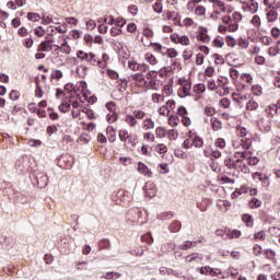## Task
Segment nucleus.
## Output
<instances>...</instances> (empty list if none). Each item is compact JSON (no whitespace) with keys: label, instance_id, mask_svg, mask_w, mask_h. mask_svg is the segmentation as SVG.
Instances as JSON below:
<instances>
[{"label":"nucleus","instance_id":"nucleus-1","mask_svg":"<svg viewBox=\"0 0 280 280\" xmlns=\"http://www.w3.org/2000/svg\"><path fill=\"white\" fill-rule=\"evenodd\" d=\"M30 178L36 182L39 189H44L49 183V177L44 172H35L31 174Z\"/></svg>","mask_w":280,"mask_h":280},{"label":"nucleus","instance_id":"nucleus-2","mask_svg":"<svg viewBox=\"0 0 280 280\" xmlns=\"http://www.w3.org/2000/svg\"><path fill=\"white\" fill-rule=\"evenodd\" d=\"M133 197L131 192L126 190H119L116 196L113 197L114 201H117V205L128 206L132 201Z\"/></svg>","mask_w":280,"mask_h":280},{"label":"nucleus","instance_id":"nucleus-3","mask_svg":"<svg viewBox=\"0 0 280 280\" xmlns=\"http://www.w3.org/2000/svg\"><path fill=\"white\" fill-rule=\"evenodd\" d=\"M77 59L86 62L91 66H96L97 57L95 54L85 52L84 50L77 51Z\"/></svg>","mask_w":280,"mask_h":280},{"label":"nucleus","instance_id":"nucleus-4","mask_svg":"<svg viewBox=\"0 0 280 280\" xmlns=\"http://www.w3.org/2000/svg\"><path fill=\"white\" fill-rule=\"evenodd\" d=\"M178 84L182 85V88H179V97H188L190 96V92H191V83L188 82L187 80H183L179 79L178 80Z\"/></svg>","mask_w":280,"mask_h":280},{"label":"nucleus","instance_id":"nucleus-5","mask_svg":"<svg viewBox=\"0 0 280 280\" xmlns=\"http://www.w3.org/2000/svg\"><path fill=\"white\" fill-rule=\"evenodd\" d=\"M142 189L144 190L147 198H154L156 195V187L153 182H147Z\"/></svg>","mask_w":280,"mask_h":280},{"label":"nucleus","instance_id":"nucleus-6","mask_svg":"<svg viewBox=\"0 0 280 280\" xmlns=\"http://www.w3.org/2000/svg\"><path fill=\"white\" fill-rule=\"evenodd\" d=\"M138 172L139 174H142L148 177H152L153 175L152 171L148 168V166L142 162H138Z\"/></svg>","mask_w":280,"mask_h":280},{"label":"nucleus","instance_id":"nucleus-7","mask_svg":"<svg viewBox=\"0 0 280 280\" xmlns=\"http://www.w3.org/2000/svg\"><path fill=\"white\" fill-rule=\"evenodd\" d=\"M203 259V256L199 253H192L188 256H186L185 261L188 264H191L194 261L200 262Z\"/></svg>","mask_w":280,"mask_h":280},{"label":"nucleus","instance_id":"nucleus-8","mask_svg":"<svg viewBox=\"0 0 280 280\" xmlns=\"http://www.w3.org/2000/svg\"><path fill=\"white\" fill-rule=\"evenodd\" d=\"M245 10L252 14H255L258 11V3L255 0H249L245 7Z\"/></svg>","mask_w":280,"mask_h":280},{"label":"nucleus","instance_id":"nucleus-9","mask_svg":"<svg viewBox=\"0 0 280 280\" xmlns=\"http://www.w3.org/2000/svg\"><path fill=\"white\" fill-rule=\"evenodd\" d=\"M233 165H235L233 167V170L237 171V172H242V173H246L245 170H247L246 164L243 162V160H234Z\"/></svg>","mask_w":280,"mask_h":280},{"label":"nucleus","instance_id":"nucleus-10","mask_svg":"<svg viewBox=\"0 0 280 280\" xmlns=\"http://www.w3.org/2000/svg\"><path fill=\"white\" fill-rule=\"evenodd\" d=\"M128 214L132 217V222H139L142 218V210L132 209L128 211Z\"/></svg>","mask_w":280,"mask_h":280},{"label":"nucleus","instance_id":"nucleus-11","mask_svg":"<svg viewBox=\"0 0 280 280\" xmlns=\"http://www.w3.org/2000/svg\"><path fill=\"white\" fill-rule=\"evenodd\" d=\"M176 245L174 242H168L162 245V248L160 249L162 254H168L172 253L175 249Z\"/></svg>","mask_w":280,"mask_h":280},{"label":"nucleus","instance_id":"nucleus-12","mask_svg":"<svg viewBox=\"0 0 280 280\" xmlns=\"http://www.w3.org/2000/svg\"><path fill=\"white\" fill-rule=\"evenodd\" d=\"M199 38H200V42L202 43H209L210 42V37L208 35V30L206 27H200L199 28Z\"/></svg>","mask_w":280,"mask_h":280},{"label":"nucleus","instance_id":"nucleus-13","mask_svg":"<svg viewBox=\"0 0 280 280\" xmlns=\"http://www.w3.org/2000/svg\"><path fill=\"white\" fill-rule=\"evenodd\" d=\"M125 122L131 128H135L138 125V120L131 114L125 116Z\"/></svg>","mask_w":280,"mask_h":280},{"label":"nucleus","instance_id":"nucleus-14","mask_svg":"<svg viewBox=\"0 0 280 280\" xmlns=\"http://www.w3.org/2000/svg\"><path fill=\"white\" fill-rule=\"evenodd\" d=\"M196 246H197V242L186 241L183 244L178 245V249L179 250H188L191 247H196Z\"/></svg>","mask_w":280,"mask_h":280},{"label":"nucleus","instance_id":"nucleus-15","mask_svg":"<svg viewBox=\"0 0 280 280\" xmlns=\"http://www.w3.org/2000/svg\"><path fill=\"white\" fill-rule=\"evenodd\" d=\"M242 222L244 224H246L247 228H253L254 226V220H253V217L250 214H243L242 215Z\"/></svg>","mask_w":280,"mask_h":280},{"label":"nucleus","instance_id":"nucleus-16","mask_svg":"<svg viewBox=\"0 0 280 280\" xmlns=\"http://www.w3.org/2000/svg\"><path fill=\"white\" fill-rule=\"evenodd\" d=\"M192 147L196 149H201L205 145V140L200 136H195L194 139H191Z\"/></svg>","mask_w":280,"mask_h":280},{"label":"nucleus","instance_id":"nucleus-17","mask_svg":"<svg viewBox=\"0 0 280 280\" xmlns=\"http://www.w3.org/2000/svg\"><path fill=\"white\" fill-rule=\"evenodd\" d=\"M108 141L114 143L116 141V129L113 126L107 127Z\"/></svg>","mask_w":280,"mask_h":280},{"label":"nucleus","instance_id":"nucleus-18","mask_svg":"<svg viewBox=\"0 0 280 280\" xmlns=\"http://www.w3.org/2000/svg\"><path fill=\"white\" fill-rule=\"evenodd\" d=\"M266 16L269 23H273L279 18V13H277L273 9H271L270 11L267 12Z\"/></svg>","mask_w":280,"mask_h":280},{"label":"nucleus","instance_id":"nucleus-19","mask_svg":"<svg viewBox=\"0 0 280 280\" xmlns=\"http://www.w3.org/2000/svg\"><path fill=\"white\" fill-rule=\"evenodd\" d=\"M77 75H79L81 79H84L88 74V67L84 65L79 66L75 70Z\"/></svg>","mask_w":280,"mask_h":280},{"label":"nucleus","instance_id":"nucleus-20","mask_svg":"<svg viewBox=\"0 0 280 280\" xmlns=\"http://www.w3.org/2000/svg\"><path fill=\"white\" fill-rule=\"evenodd\" d=\"M40 20H42L40 24H43V25L54 24L52 15H50L48 13H44L43 18H40Z\"/></svg>","mask_w":280,"mask_h":280},{"label":"nucleus","instance_id":"nucleus-21","mask_svg":"<svg viewBox=\"0 0 280 280\" xmlns=\"http://www.w3.org/2000/svg\"><path fill=\"white\" fill-rule=\"evenodd\" d=\"M70 109H71V103H68V102L61 103L58 106V110L63 113V114L69 113Z\"/></svg>","mask_w":280,"mask_h":280},{"label":"nucleus","instance_id":"nucleus-22","mask_svg":"<svg viewBox=\"0 0 280 280\" xmlns=\"http://www.w3.org/2000/svg\"><path fill=\"white\" fill-rule=\"evenodd\" d=\"M211 126L213 131H220L222 128V122L218 118H211Z\"/></svg>","mask_w":280,"mask_h":280},{"label":"nucleus","instance_id":"nucleus-23","mask_svg":"<svg viewBox=\"0 0 280 280\" xmlns=\"http://www.w3.org/2000/svg\"><path fill=\"white\" fill-rule=\"evenodd\" d=\"M182 229V223L180 221H174L170 226L168 230L172 231L173 233L179 232Z\"/></svg>","mask_w":280,"mask_h":280},{"label":"nucleus","instance_id":"nucleus-24","mask_svg":"<svg viewBox=\"0 0 280 280\" xmlns=\"http://www.w3.org/2000/svg\"><path fill=\"white\" fill-rule=\"evenodd\" d=\"M142 129L144 130L154 129V121L151 118L145 119L144 121H142Z\"/></svg>","mask_w":280,"mask_h":280},{"label":"nucleus","instance_id":"nucleus-25","mask_svg":"<svg viewBox=\"0 0 280 280\" xmlns=\"http://www.w3.org/2000/svg\"><path fill=\"white\" fill-rule=\"evenodd\" d=\"M149 88L153 91H159L161 89V81L155 79L149 81Z\"/></svg>","mask_w":280,"mask_h":280},{"label":"nucleus","instance_id":"nucleus-26","mask_svg":"<svg viewBox=\"0 0 280 280\" xmlns=\"http://www.w3.org/2000/svg\"><path fill=\"white\" fill-rule=\"evenodd\" d=\"M173 217H174V213L172 211L158 214V219L162 221L171 220Z\"/></svg>","mask_w":280,"mask_h":280},{"label":"nucleus","instance_id":"nucleus-27","mask_svg":"<svg viewBox=\"0 0 280 280\" xmlns=\"http://www.w3.org/2000/svg\"><path fill=\"white\" fill-rule=\"evenodd\" d=\"M132 116L137 119V120H143L144 117H147L145 112H142L141 109L138 110H133L132 112Z\"/></svg>","mask_w":280,"mask_h":280},{"label":"nucleus","instance_id":"nucleus-28","mask_svg":"<svg viewBox=\"0 0 280 280\" xmlns=\"http://www.w3.org/2000/svg\"><path fill=\"white\" fill-rule=\"evenodd\" d=\"M194 91L197 94L206 93L207 86L205 83H199L194 86Z\"/></svg>","mask_w":280,"mask_h":280},{"label":"nucleus","instance_id":"nucleus-29","mask_svg":"<svg viewBox=\"0 0 280 280\" xmlns=\"http://www.w3.org/2000/svg\"><path fill=\"white\" fill-rule=\"evenodd\" d=\"M167 136L170 141H175L176 139H178L179 132L176 129H170Z\"/></svg>","mask_w":280,"mask_h":280},{"label":"nucleus","instance_id":"nucleus-30","mask_svg":"<svg viewBox=\"0 0 280 280\" xmlns=\"http://www.w3.org/2000/svg\"><path fill=\"white\" fill-rule=\"evenodd\" d=\"M27 19L31 21V22H39L42 16L39 13H33V12H30L27 13Z\"/></svg>","mask_w":280,"mask_h":280},{"label":"nucleus","instance_id":"nucleus-31","mask_svg":"<svg viewBox=\"0 0 280 280\" xmlns=\"http://www.w3.org/2000/svg\"><path fill=\"white\" fill-rule=\"evenodd\" d=\"M252 93L255 96H261L262 95V88L258 84L252 86Z\"/></svg>","mask_w":280,"mask_h":280},{"label":"nucleus","instance_id":"nucleus-32","mask_svg":"<svg viewBox=\"0 0 280 280\" xmlns=\"http://www.w3.org/2000/svg\"><path fill=\"white\" fill-rule=\"evenodd\" d=\"M145 61L149 62L151 66H155L159 61L156 60L155 56L152 54L145 55Z\"/></svg>","mask_w":280,"mask_h":280},{"label":"nucleus","instance_id":"nucleus-33","mask_svg":"<svg viewBox=\"0 0 280 280\" xmlns=\"http://www.w3.org/2000/svg\"><path fill=\"white\" fill-rule=\"evenodd\" d=\"M224 165L225 167H229V170H234L235 165H234V159L228 156L224 159Z\"/></svg>","mask_w":280,"mask_h":280},{"label":"nucleus","instance_id":"nucleus-34","mask_svg":"<svg viewBox=\"0 0 280 280\" xmlns=\"http://www.w3.org/2000/svg\"><path fill=\"white\" fill-rule=\"evenodd\" d=\"M168 126H172V127L179 126V118H178V116H170L168 117Z\"/></svg>","mask_w":280,"mask_h":280},{"label":"nucleus","instance_id":"nucleus-35","mask_svg":"<svg viewBox=\"0 0 280 280\" xmlns=\"http://www.w3.org/2000/svg\"><path fill=\"white\" fill-rule=\"evenodd\" d=\"M241 79H242V81L246 82L247 84H253V81H254L250 73H242Z\"/></svg>","mask_w":280,"mask_h":280},{"label":"nucleus","instance_id":"nucleus-36","mask_svg":"<svg viewBox=\"0 0 280 280\" xmlns=\"http://www.w3.org/2000/svg\"><path fill=\"white\" fill-rule=\"evenodd\" d=\"M249 206L252 209H256L262 206V201L258 200L257 198H252Z\"/></svg>","mask_w":280,"mask_h":280},{"label":"nucleus","instance_id":"nucleus-37","mask_svg":"<svg viewBox=\"0 0 280 280\" xmlns=\"http://www.w3.org/2000/svg\"><path fill=\"white\" fill-rule=\"evenodd\" d=\"M155 151H156L159 154H165V153H167L168 148H167V145H165V144H156Z\"/></svg>","mask_w":280,"mask_h":280},{"label":"nucleus","instance_id":"nucleus-38","mask_svg":"<svg viewBox=\"0 0 280 280\" xmlns=\"http://www.w3.org/2000/svg\"><path fill=\"white\" fill-rule=\"evenodd\" d=\"M167 133V130L164 127H156L155 135L158 138H164Z\"/></svg>","mask_w":280,"mask_h":280},{"label":"nucleus","instance_id":"nucleus-39","mask_svg":"<svg viewBox=\"0 0 280 280\" xmlns=\"http://www.w3.org/2000/svg\"><path fill=\"white\" fill-rule=\"evenodd\" d=\"M37 51H47L49 52L50 49H49V44L48 42H40L38 48H37Z\"/></svg>","mask_w":280,"mask_h":280},{"label":"nucleus","instance_id":"nucleus-40","mask_svg":"<svg viewBox=\"0 0 280 280\" xmlns=\"http://www.w3.org/2000/svg\"><path fill=\"white\" fill-rule=\"evenodd\" d=\"M110 247V243L108 240H102L100 243H98V248L100 250L102 249H109Z\"/></svg>","mask_w":280,"mask_h":280},{"label":"nucleus","instance_id":"nucleus-41","mask_svg":"<svg viewBox=\"0 0 280 280\" xmlns=\"http://www.w3.org/2000/svg\"><path fill=\"white\" fill-rule=\"evenodd\" d=\"M60 51L66 54V55H70L71 54V46L68 45V42H65L61 46H60Z\"/></svg>","mask_w":280,"mask_h":280},{"label":"nucleus","instance_id":"nucleus-42","mask_svg":"<svg viewBox=\"0 0 280 280\" xmlns=\"http://www.w3.org/2000/svg\"><path fill=\"white\" fill-rule=\"evenodd\" d=\"M131 133H129L128 131H127V129H121V130H119V139H120V141L121 142H124V141H126L127 140V138L130 136Z\"/></svg>","mask_w":280,"mask_h":280},{"label":"nucleus","instance_id":"nucleus-43","mask_svg":"<svg viewBox=\"0 0 280 280\" xmlns=\"http://www.w3.org/2000/svg\"><path fill=\"white\" fill-rule=\"evenodd\" d=\"M166 55L170 59H174L178 56V51L175 50V48H167L166 49Z\"/></svg>","mask_w":280,"mask_h":280},{"label":"nucleus","instance_id":"nucleus-44","mask_svg":"<svg viewBox=\"0 0 280 280\" xmlns=\"http://www.w3.org/2000/svg\"><path fill=\"white\" fill-rule=\"evenodd\" d=\"M246 108L247 110H256L258 108V103L255 102L254 100H250L247 104H246Z\"/></svg>","mask_w":280,"mask_h":280},{"label":"nucleus","instance_id":"nucleus-45","mask_svg":"<svg viewBox=\"0 0 280 280\" xmlns=\"http://www.w3.org/2000/svg\"><path fill=\"white\" fill-rule=\"evenodd\" d=\"M124 142H127L128 144H131L132 147H135V145H136V142H137V136L130 133V135L127 137L126 141H124Z\"/></svg>","mask_w":280,"mask_h":280},{"label":"nucleus","instance_id":"nucleus-46","mask_svg":"<svg viewBox=\"0 0 280 280\" xmlns=\"http://www.w3.org/2000/svg\"><path fill=\"white\" fill-rule=\"evenodd\" d=\"M65 91H67L69 93H72V92L77 93L78 92V86L72 84V83H67L65 85Z\"/></svg>","mask_w":280,"mask_h":280},{"label":"nucleus","instance_id":"nucleus-47","mask_svg":"<svg viewBox=\"0 0 280 280\" xmlns=\"http://www.w3.org/2000/svg\"><path fill=\"white\" fill-rule=\"evenodd\" d=\"M153 11L161 14L163 12V4L160 0H158L153 5Z\"/></svg>","mask_w":280,"mask_h":280},{"label":"nucleus","instance_id":"nucleus-48","mask_svg":"<svg viewBox=\"0 0 280 280\" xmlns=\"http://www.w3.org/2000/svg\"><path fill=\"white\" fill-rule=\"evenodd\" d=\"M35 96L37 98H42L44 96V92H43V89L39 84V79H37V88H36V91H35Z\"/></svg>","mask_w":280,"mask_h":280},{"label":"nucleus","instance_id":"nucleus-49","mask_svg":"<svg viewBox=\"0 0 280 280\" xmlns=\"http://www.w3.org/2000/svg\"><path fill=\"white\" fill-rule=\"evenodd\" d=\"M258 128L262 132H270V130H271L270 125L267 124L266 126H264V121L258 122Z\"/></svg>","mask_w":280,"mask_h":280},{"label":"nucleus","instance_id":"nucleus-50","mask_svg":"<svg viewBox=\"0 0 280 280\" xmlns=\"http://www.w3.org/2000/svg\"><path fill=\"white\" fill-rule=\"evenodd\" d=\"M224 39L223 38H214L213 39V46L217 47V48H222L224 46Z\"/></svg>","mask_w":280,"mask_h":280},{"label":"nucleus","instance_id":"nucleus-51","mask_svg":"<svg viewBox=\"0 0 280 280\" xmlns=\"http://www.w3.org/2000/svg\"><path fill=\"white\" fill-rule=\"evenodd\" d=\"M213 59H214L215 65H224V62H225L224 57H222L221 55H218V54L213 55Z\"/></svg>","mask_w":280,"mask_h":280},{"label":"nucleus","instance_id":"nucleus-52","mask_svg":"<svg viewBox=\"0 0 280 280\" xmlns=\"http://www.w3.org/2000/svg\"><path fill=\"white\" fill-rule=\"evenodd\" d=\"M214 145L217 147V148H219V149H224L225 148V140L224 139H222V138H218L217 140H215V142H214Z\"/></svg>","mask_w":280,"mask_h":280},{"label":"nucleus","instance_id":"nucleus-53","mask_svg":"<svg viewBox=\"0 0 280 280\" xmlns=\"http://www.w3.org/2000/svg\"><path fill=\"white\" fill-rule=\"evenodd\" d=\"M126 24V20L124 18H117L114 22V25H116V27H124Z\"/></svg>","mask_w":280,"mask_h":280},{"label":"nucleus","instance_id":"nucleus-54","mask_svg":"<svg viewBox=\"0 0 280 280\" xmlns=\"http://www.w3.org/2000/svg\"><path fill=\"white\" fill-rule=\"evenodd\" d=\"M10 100L16 101L19 97H21V93L16 90H12L9 95Z\"/></svg>","mask_w":280,"mask_h":280},{"label":"nucleus","instance_id":"nucleus-55","mask_svg":"<svg viewBox=\"0 0 280 280\" xmlns=\"http://www.w3.org/2000/svg\"><path fill=\"white\" fill-rule=\"evenodd\" d=\"M107 121L108 124L113 125L117 121V115L115 112H113L112 114L107 115Z\"/></svg>","mask_w":280,"mask_h":280},{"label":"nucleus","instance_id":"nucleus-56","mask_svg":"<svg viewBox=\"0 0 280 280\" xmlns=\"http://www.w3.org/2000/svg\"><path fill=\"white\" fill-rule=\"evenodd\" d=\"M34 34L38 37H43L45 36L46 31L42 26H38L34 30Z\"/></svg>","mask_w":280,"mask_h":280},{"label":"nucleus","instance_id":"nucleus-57","mask_svg":"<svg viewBox=\"0 0 280 280\" xmlns=\"http://www.w3.org/2000/svg\"><path fill=\"white\" fill-rule=\"evenodd\" d=\"M178 44H182L183 46H188L190 44V39L188 36H179Z\"/></svg>","mask_w":280,"mask_h":280},{"label":"nucleus","instance_id":"nucleus-58","mask_svg":"<svg viewBox=\"0 0 280 280\" xmlns=\"http://www.w3.org/2000/svg\"><path fill=\"white\" fill-rule=\"evenodd\" d=\"M265 255L267 259L272 260L276 257V252L273 249H266Z\"/></svg>","mask_w":280,"mask_h":280},{"label":"nucleus","instance_id":"nucleus-59","mask_svg":"<svg viewBox=\"0 0 280 280\" xmlns=\"http://www.w3.org/2000/svg\"><path fill=\"white\" fill-rule=\"evenodd\" d=\"M107 75L112 79V80H117L119 78V74L117 73L116 70H107Z\"/></svg>","mask_w":280,"mask_h":280},{"label":"nucleus","instance_id":"nucleus-60","mask_svg":"<svg viewBox=\"0 0 280 280\" xmlns=\"http://www.w3.org/2000/svg\"><path fill=\"white\" fill-rule=\"evenodd\" d=\"M206 7H197L195 10L196 15L203 16L206 15Z\"/></svg>","mask_w":280,"mask_h":280},{"label":"nucleus","instance_id":"nucleus-61","mask_svg":"<svg viewBox=\"0 0 280 280\" xmlns=\"http://www.w3.org/2000/svg\"><path fill=\"white\" fill-rule=\"evenodd\" d=\"M219 275H221V271H220L219 268L214 269V268L210 267L208 276H210V277H218Z\"/></svg>","mask_w":280,"mask_h":280},{"label":"nucleus","instance_id":"nucleus-62","mask_svg":"<svg viewBox=\"0 0 280 280\" xmlns=\"http://www.w3.org/2000/svg\"><path fill=\"white\" fill-rule=\"evenodd\" d=\"M120 163L122 164V165H125V166H128V165H131L132 164V159L131 158H127V156H125V158H120Z\"/></svg>","mask_w":280,"mask_h":280},{"label":"nucleus","instance_id":"nucleus-63","mask_svg":"<svg viewBox=\"0 0 280 280\" xmlns=\"http://www.w3.org/2000/svg\"><path fill=\"white\" fill-rule=\"evenodd\" d=\"M258 162H259V160H258L256 156H249V158L247 159V163H248V165H250V166L257 165Z\"/></svg>","mask_w":280,"mask_h":280},{"label":"nucleus","instance_id":"nucleus-64","mask_svg":"<svg viewBox=\"0 0 280 280\" xmlns=\"http://www.w3.org/2000/svg\"><path fill=\"white\" fill-rule=\"evenodd\" d=\"M139 65L140 63H137L135 61H129L128 62V68L131 69L132 71H139Z\"/></svg>","mask_w":280,"mask_h":280}]
</instances>
